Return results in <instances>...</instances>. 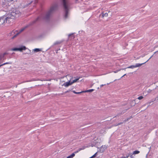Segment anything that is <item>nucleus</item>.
Here are the masks:
<instances>
[{
  "label": "nucleus",
  "mask_w": 158,
  "mask_h": 158,
  "mask_svg": "<svg viewBox=\"0 0 158 158\" xmlns=\"http://www.w3.org/2000/svg\"><path fill=\"white\" fill-rule=\"evenodd\" d=\"M73 93H74V94H80L81 93H83L82 92V91H81V92H76V91H73Z\"/></svg>",
  "instance_id": "18"
},
{
  "label": "nucleus",
  "mask_w": 158,
  "mask_h": 158,
  "mask_svg": "<svg viewBox=\"0 0 158 158\" xmlns=\"http://www.w3.org/2000/svg\"><path fill=\"white\" fill-rule=\"evenodd\" d=\"M104 85H100V87H102Z\"/></svg>",
  "instance_id": "24"
},
{
  "label": "nucleus",
  "mask_w": 158,
  "mask_h": 158,
  "mask_svg": "<svg viewBox=\"0 0 158 158\" xmlns=\"http://www.w3.org/2000/svg\"><path fill=\"white\" fill-rule=\"evenodd\" d=\"M5 14L0 17V27L2 26L6 23L8 24L13 23L15 19L20 16L21 14L19 11L15 7L10 5L3 6Z\"/></svg>",
  "instance_id": "1"
},
{
  "label": "nucleus",
  "mask_w": 158,
  "mask_h": 158,
  "mask_svg": "<svg viewBox=\"0 0 158 158\" xmlns=\"http://www.w3.org/2000/svg\"><path fill=\"white\" fill-rule=\"evenodd\" d=\"M8 53L7 52H4L0 55V61L1 60L3 59L4 56L8 54Z\"/></svg>",
  "instance_id": "5"
},
{
  "label": "nucleus",
  "mask_w": 158,
  "mask_h": 158,
  "mask_svg": "<svg viewBox=\"0 0 158 158\" xmlns=\"http://www.w3.org/2000/svg\"><path fill=\"white\" fill-rule=\"evenodd\" d=\"M94 89H92L88 90H87L83 91H82V92L83 93H85V92H92L94 91Z\"/></svg>",
  "instance_id": "9"
},
{
  "label": "nucleus",
  "mask_w": 158,
  "mask_h": 158,
  "mask_svg": "<svg viewBox=\"0 0 158 158\" xmlns=\"http://www.w3.org/2000/svg\"><path fill=\"white\" fill-rule=\"evenodd\" d=\"M135 68V66L134 65H131L128 67H127V68H131V69H133L134 68Z\"/></svg>",
  "instance_id": "17"
},
{
  "label": "nucleus",
  "mask_w": 158,
  "mask_h": 158,
  "mask_svg": "<svg viewBox=\"0 0 158 158\" xmlns=\"http://www.w3.org/2000/svg\"><path fill=\"white\" fill-rule=\"evenodd\" d=\"M11 50L13 51H18V48H13L11 49Z\"/></svg>",
  "instance_id": "15"
},
{
  "label": "nucleus",
  "mask_w": 158,
  "mask_h": 158,
  "mask_svg": "<svg viewBox=\"0 0 158 158\" xmlns=\"http://www.w3.org/2000/svg\"><path fill=\"white\" fill-rule=\"evenodd\" d=\"M84 148H79L78 150L75 152H74L73 153H74L75 154L76 153H78L79 151H80L81 150H83V149H84Z\"/></svg>",
  "instance_id": "11"
},
{
  "label": "nucleus",
  "mask_w": 158,
  "mask_h": 158,
  "mask_svg": "<svg viewBox=\"0 0 158 158\" xmlns=\"http://www.w3.org/2000/svg\"><path fill=\"white\" fill-rule=\"evenodd\" d=\"M63 3L64 6L65 10V18H66L68 15V10L69 6L68 2L66 0H63Z\"/></svg>",
  "instance_id": "2"
},
{
  "label": "nucleus",
  "mask_w": 158,
  "mask_h": 158,
  "mask_svg": "<svg viewBox=\"0 0 158 158\" xmlns=\"http://www.w3.org/2000/svg\"><path fill=\"white\" fill-rule=\"evenodd\" d=\"M130 157H131V158H134L132 156H130Z\"/></svg>",
  "instance_id": "26"
},
{
  "label": "nucleus",
  "mask_w": 158,
  "mask_h": 158,
  "mask_svg": "<svg viewBox=\"0 0 158 158\" xmlns=\"http://www.w3.org/2000/svg\"><path fill=\"white\" fill-rule=\"evenodd\" d=\"M152 57V56L146 62H145L144 63H142V64H135V68L140 67L143 64H144V63H145L147 62L148 61V60Z\"/></svg>",
  "instance_id": "6"
},
{
  "label": "nucleus",
  "mask_w": 158,
  "mask_h": 158,
  "mask_svg": "<svg viewBox=\"0 0 158 158\" xmlns=\"http://www.w3.org/2000/svg\"><path fill=\"white\" fill-rule=\"evenodd\" d=\"M60 42H56L54 43L55 44H60Z\"/></svg>",
  "instance_id": "22"
},
{
  "label": "nucleus",
  "mask_w": 158,
  "mask_h": 158,
  "mask_svg": "<svg viewBox=\"0 0 158 158\" xmlns=\"http://www.w3.org/2000/svg\"><path fill=\"white\" fill-rule=\"evenodd\" d=\"M139 151H135L133 152V154H138L139 153Z\"/></svg>",
  "instance_id": "14"
},
{
  "label": "nucleus",
  "mask_w": 158,
  "mask_h": 158,
  "mask_svg": "<svg viewBox=\"0 0 158 158\" xmlns=\"http://www.w3.org/2000/svg\"><path fill=\"white\" fill-rule=\"evenodd\" d=\"M18 51L21 52L23 50H25L26 49V48L24 46H21L18 48Z\"/></svg>",
  "instance_id": "4"
},
{
  "label": "nucleus",
  "mask_w": 158,
  "mask_h": 158,
  "mask_svg": "<svg viewBox=\"0 0 158 158\" xmlns=\"http://www.w3.org/2000/svg\"><path fill=\"white\" fill-rule=\"evenodd\" d=\"M143 98V97L142 96H140L138 98V99L139 100H141Z\"/></svg>",
  "instance_id": "19"
},
{
  "label": "nucleus",
  "mask_w": 158,
  "mask_h": 158,
  "mask_svg": "<svg viewBox=\"0 0 158 158\" xmlns=\"http://www.w3.org/2000/svg\"><path fill=\"white\" fill-rule=\"evenodd\" d=\"M107 147L106 145L102 146L100 148V151L102 152L104 151L107 148Z\"/></svg>",
  "instance_id": "7"
},
{
  "label": "nucleus",
  "mask_w": 158,
  "mask_h": 158,
  "mask_svg": "<svg viewBox=\"0 0 158 158\" xmlns=\"http://www.w3.org/2000/svg\"><path fill=\"white\" fill-rule=\"evenodd\" d=\"M120 70H117V71H114V72L115 73H117L118 71H120Z\"/></svg>",
  "instance_id": "23"
},
{
  "label": "nucleus",
  "mask_w": 158,
  "mask_h": 158,
  "mask_svg": "<svg viewBox=\"0 0 158 158\" xmlns=\"http://www.w3.org/2000/svg\"><path fill=\"white\" fill-rule=\"evenodd\" d=\"M18 34V33H17L14 36H13L12 37V39H14L15 37Z\"/></svg>",
  "instance_id": "21"
},
{
  "label": "nucleus",
  "mask_w": 158,
  "mask_h": 158,
  "mask_svg": "<svg viewBox=\"0 0 158 158\" xmlns=\"http://www.w3.org/2000/svg\"><path fill=\"white\" fill-rule=\"evenodd\" d=\"M79 78H77V79H76L73 80L72 81H71V82L72 83V84H73V83L79 80Z\"/></svg>",
  "instance_id": "10"
},
{
  "label": "nucleus",
  "mask_w": 158,
  "mask_h": 158,
  "mask_svg": "<svg viewBox=\"0 0 158 158\" xmlns=\"http://www.w3.org/2000/svg\"><path fill=\"white\" fill-rule=\"evenodd\" d=\"M41 51V49L39 48H35L34 49V52H37L39 51Z\"/></svg>",
  "instance_id": "12"
},
{
  "label": "nucleus",
  "mask_w": 158,
  "mask_h": 158,
  "mask_svg": "<svg viewBox=\"0 0 158 158\" xmlns=\"http://www.w3.org/2000/svg\"><path fill=\"white\" fill-rule=\"evenodd\" d=\"M126 75V74H124L122 77H124V76H125Z\"/></svg>",
  "instance_id": "25"
},
{
  "label": "nucleus",
  "mask_w": 158,
  "mask_h": 158,
  "mask_svg": "<svg viewBox=\"0 0 158 158\" xmlns=\"http://www.w3.org/2000/svg\"><path fill=\"white\" fill-rule=\"evenodd\" d=\"M108 16V14L107 13H102V16L103 17H107Z\"/></svg>",
  "instance_id": "13"
},
{
  "label": "nucleus",
  "mask_w": 158,
  "mask_h": 158,
  "mask_svg": "<svg viewBox=\"0 0 158 158\" xmlns=\"http://www.w3.org/2000/svg\"><path fill=\"white\" fill-rule=\"evenodd\" d=\"M72 35V34H70V35H69V36H70L71 35Z\"/></svg>",
  "instance_id": "27"
},
{
  "label": "nucleus",
  "mask_w": 158,
  "mask_h": 158,
  "mask_svg": "<svg viewBox=\"0 0 158 158\" xmlns=\"http://www.w3.org/2000/svg\"><path fill=\"white\" fill-rule=\"evenodd\" d=\"M72 85V83L71 82V79L69 81L64 83L63 85H62L66 87Z\"/></svg>",
  "instance_id": "3"
},
{
  "label": "nucleus",
  "mask_w": 158,
  "mask_h": 158,
  "mask_svg": "<svg viewBox=\"0 0 158 158\" xmlns=\"http://www.w3.org/2000/svg\"><path fill=\"white\" fill-rule=\"evenodd\" d=\"M129 156V155L128 154V155L126 156H122V157H121V158H127Z\"/></svg>",
  "instance_id": "20"
},
{
  "label": "nucleus",
  "mask_w": 158,
  "mask_h": 158,
  "mask_svg": "<svg viewBox=\"0 0 158 158\" xmlns=\"http://www.w3.org/2000/svg\"><path fill=\"white\" fill-rule=\"evenodd\" d=\"M75 156L74 153H73L70 155L68 156L66 158H73Z\"/></svg>",
  "instance_id": "8"
},
{
  "label": "nucleus",
  "mask_w": 158,
  "mask_h": 158,
  "mask_svg": "<svg viewBox=\"0 0 158 158\" xmlns=\"http://www.w3.org/2000/svg\"><path fill=\"white\" fill-rule=\"evenodd\" d=\"M11 64V62H6V63H4V64H2L0 66H2V65L6 64Z\"/></svg>",
  "instance_id": "16"
}]
</instances>
